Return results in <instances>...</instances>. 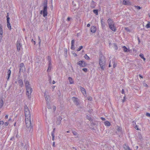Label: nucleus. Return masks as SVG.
I'll return each instance as SVG.
<instances>
[{
	"label": "nucleus",
	"mask_w": 150,
	"mask_h": 150,
	"mask_svg": "<svg viewBox=\"0 0 150 150\" xmlns=\"http://www.w3.org/2000/svg\"><path fill=\"white\" fill-rule=\"evenodd\" d=\"M11 71L10 70H8V72H7V75H8V79L7 80H8L11 75Z\"/></svg>",
	"instance_id": "30"
},
{
	"label": "nucleus",
	"mask_w": 150,
	"mask_h": 150,
	"mask_svg": "<svg viewBox=\"0 0 150 150\" xmlns=\"http://www.w3.org/2000/svg\"><path fill=\"white\" fill-rule=\"evenodd\" d=\"M26 94L28 98H29L31 97V95L32 92L33 90L31 87L26 88Z\"/></svg>",
	"instance_id": "4"
},
{
	"label": "nucleus",
	"mask_w": 150,
	"mask_h": 150,
	"mask_svg": "<svg viewBox=\"0 0 150 150\" xmlns=\"http://www.w3.org/2000/svg\"><path fill=\"white\" fill-rule=\"evenodd\" d=\"M8 116L7 115H6L5 116V117L6 119H7L8 118Z\"/></svg>",
	"instance_id": "56"
},
{
	"label": "nucleus",
	"mask_w": 150,
	"mask_h": 150,
	"mask_svg": "<svg viewBox=\"0 0 150 150\" xmlns=\"http://www.w3.org/2000/svg\"><path fill=\"white\" fill-rule=\"evenodd\" d=\"M39 45H40L41 43V40L39 37H38Z\"/></svg>",
	"instance_id": "44"
},
{
	"label": "nucleus",
	"mask_w": 150,
	"mask_h": 150,
	"mask_svg": "<svg viewBox=\"0 0 150 150\" xmlns=\"http://www.w3.org/2000/svg\"><path fill=\"white\" fill-rule=\"evenodd\" d=\"M84 57L86 59H90L89 57L86 54L85 55Z\"/></svg>",
	"instance_id": "38"
},
{
	"label": "nucleus",
	"mask_w": 150,
	"mask_h": 150,
	"mask_svg": "<svg viewBox=\"0 0 150 150\" xmlns=\"http://www.w3.org/2000/svg\"><path fill=\"white\" fill-rule=\"evenodd\" d=\"M91 7L92 8H94L95 7V3L93 1H92L91 3Z\"/></svg>",
	"instance_id": "28"
},
{
	"label": "nucleus",
	"mask_w": 150,
	"mask_h": 150,
	"mask_svg": "<svg viewBox=\"0 0 150 150\" xmlns=\"http://www.w3.org/2000/svg\"><path fill=\"white\" fill-rule=\"evenodd\" d=\"M72 99L76 105H77L79 104V102L77 98L73 97L72 98Z\"/></svg>",
	"instance_id": "7"
},
{
	"label": "nucleus",
	"mask_w": 150,
	"mask_h": 150,
	"mask_svg": "<svg viewBox=\"0 0 150 150\" xmlns=\"http://www.w3.org/2000/svg\"><path fill=\"white\" fill-rule=\"evenodd\" d=\"M25 67L24 64L23 63H21L20 64V72L21 71L22 72L23 71L25 70Z\"/></svg>",
	"instance_id": "10"
},
{
	"label": "nucleus",
	"mask_w": 150,
	"mask_h": 150,
	"mask_svg": "<svg viewBox=\"0 0 150 150\" xmlns=\"http://www.w3.org/2000/svg\"><path fill=\"white\" fill-rule=\"evenodd\" d=\"M72 149H76V148L75 147H72Z\"/></svg>",
	"instance_id": "64"
},
{
	"label": "nucleus",
	"mask_w": 150,
	"mask_h": 150,
	"mask_svg": "<svg viewBox=\"0 0 150 150\" xmlns=\"http://www.w3.org/2000/svg\"><path fill=\"white\" fill-rule=\"evenodd\" d=\"M68 79L69 81L70 84H71L74 83V81L71 77H69L68 78Z\"/></svg>",
	"instance_id": "23"
},
{
	"label": "nucleus",
	"mask_w": 150,
	"mask_h": 150,
	"mask_svg": "<svg viewBox=\"0 0 150 150\" xmlns=\"http://www.w3.org/2000/svg\"><path fill=\"white\" fill-rule=\"evenodd\" d=\"M82 70L85 72H86L87 71V68L83 69Z\"/></svg>",
	"instance_id": "45"
},
{
	"label": "nucleus",
	"mask_w": 150,
	"mask_h": 150,
	"mask_svg": "<svg viewBox=\"0 0 150 150\" xmlns=\"http://www.w3.org/2000/svg\"><path fill=\"white\" fill-rule=\"evenodd\" d=\"M77 64L78 65L82 67H84L86 66V64L84 62L82 61H79Z\"/></svg>",
	"instance_id": "12"
},
{
	"label": "nucleus",
	"mask_w": 150,
	"mask_h": 150,
	"mask_svg": "<svg viewBox=\"0 0 150 150\" xmlns=\"http://www.w3.org/2000/svg\"><path fill=\"white\" fill-rule=\"evenodd\" d=\"M108 23L109 26L114 24V23L112 20L110 18L108 20Z\"/></svg>",
	"instance_id": "24"
},
{
	"label": "nucleus",
	"mask_w": 150,
	"mask_h": 150,
	"mask_svg": "<svg viewBox=\"0 0 150 150\" xmlns=\"http://www.w3.org/2000/svg\"><path fill=\"white\" fill-rule=\"evenodd\" d=\"M145 27L147 28H150V22H148L147 24L146 25Z\"/></svg>",
	"instance_id": "32"
},
{
	"label": "nucleus",
	"mask_w": 150,
	"mask_h": 150,
	"mask_svg": "<svg viewBox=\"0 0 150 150\" xmlns=\"http://www.w3.org/2000/svg\"><path fill=\"white\" fill-rule=\"evenodd\" d=\"M96 30V28L94 26H92L91 28V31L93 33H95Z\"/></svg>",
	"instance_id": "17"
},
{
	"label": "nucleus",
	"mask_w": 150,
	"mask_h": 150,
	"mask_svg": "<svg viewBox=\"0 0 150 150\" xmlns=\"http://www.w3.org/2000/svg\"><path fill=\"white\" fill-rule=\"evenodd\" d=\"M93 12L96 15H98V10H93Z\"/></svg>",
	"instance_id": "35"
},
{
	"label": "nucleus",
	"mask_w": 150,
	"mask_h": 150,
	"mask_svg": "<svg viewBox=\"0 0 150 150\" xmlns=\"http://www.w3.org/2000/svg\"><path fill=\"white\" fill-rule=\"evenodd\" d=\"M87 99H88V100H89L91 101L92 100V98L90 96L88 97Z\"/></svg>",
	"instance_id": "41"
},
{
	"label": "nucleus",
	"mask_w": 150,
	"mask_h": 150,
	"mask_svg": "<svg viewBox=\"0 0 150 150\" xmlns=\"http://www.w3.org/2000/svg\"><path fill=\"white\" fill-rule=\"evenodd\" d=\"M32 42L33 43L34 45L35 44V41L33 40V39H32L31 40Z\"/></svg>",
	"instance_id": "50"
},
{
	"label": "nucleus",
	"mask_w": 150,
	"mask_h": 150,
	"mask_svg": "<svg viewBox=\"0 0 150 150\" xmlns=\"http://www.w3.org/2000/svg\"><path fill=\"white\" fill-rule=\"evenodd\" d=\"M140 57L142 59H143L144 61L145 62L146 60V59L144 57V55L142 54H140L139 55Z\"/></svg>",
	"instance_id": "29"
},
{
	"label": "nucleus",
	"mask_w": 150,
	"mask_h": 150,
	"mask_svg": "<svg viewBox=\"0 0 150 150\" xmlns=\"http://www.w3.org/2000/svg\"><path fill=\"white\" fill-rule=\"evenodd\" d=\"M125 29L128 33H130L131 32V30L128 27L125 28Z\"/></svg>",
	"instance_id": "31"
},
{
	"label": "nucleus",
	"mask_w": 150,
	"mask_h": 150,
	"mask_svg": "<svg viewBox=\"0 0 150 150\" xmlns=\"http://www.w3.org/2000/svg\"><path fill=\"white\" fill-rule=\"evenodd\" d=\"M90 26V25L89 23L87 24V27H89Z\"/></svg>",
	"instance_id": "57"
},
{
	"label": "nucleus",
	"mask_w": 150,
	"mask_h": 150,
	"mask_svg": "<svg viewBox=\"0 0 150 150\" xmlns=\"http://www.w3.org/2000/svg\"><path fill=\"white\" fill-rule=\"evenodd\" d=\"M43 16L44 17H45L47 15V11H43Z\"/></svg>",
	"instance_id": "34"
},
{
	"label": "nucleus",
	"mask_w": 150,
	"mask_h": 150,
	"mask_svg": "<svg viewBox=\"0 0 150 150\" xmlns=\"http://www.w3.org/2000/svg\"><path fill=\"white\" fill-rule=\"evenodd\" d=\"M110 28L113 31L115 32L116 31V28L114 24L109 26Z\"/></svg>",
	"instance_id": "22"
},
{
	"label": "nucleus",
	"mask_w": 150,
	"mask_h": 150,
	"mask_svg": "<svg viewBox=\"0 0 150 150\" xmlns=\"http://www.w3.org/2000/svg\"><path fill=\"white\" fill-rule=\"evenodd\" d=\"M147 116L150 117V114L149 113H147Z\"/></svg>",
	"instance_id": "59"
},
{
	"label": "nucleus",
	"mask_w": 150,
	"mask_h": 150,
	"mask_svg": "<svg viewBox=\"0 0 150 150\" xmlns=\"http://www.w3.org/2000/svg\"><path fill=\"white\" fill-rule=\"evenodd\" d=\"M3 33V26L1 25L0 24V42L1 41Z\"/></svg>",
	"instance_id": "6"
},
{
	"label": "nucleus",
	"mask_w": 150,
	"mask_h": 150,
	"mask_svg": "<svg viewBox=\"0 0 150 150\" xmlns=\"http://www.w3.org/2000/svg\"><path fill=\"white\" fill-rule=\"evenodd\" d=\"M135 7L138 10H139L141 8L140 6H135Z\"/></svg>",
	"instance_id": "42"
},
{
	"label": "nucleus",
	"mask_w": 150,
	"mask_h": 150,
	"mask_svg": "<svg viewBox=\"0 0 150 150\" xmlns=\"http://www.w3.org/2000/svg\"><path fill=\"white\" fill-rule=\"evenodd\" d=\"M7 25L8 28L10 30L11 29V26L9 22V18L8 17H7Z\"/></svg>",
	"instance_id": "13"
},
{
	"label": "nucleus",
	"mask_w": 150,
	"mask_h": 150,
	"mask_svg": "<svg viewBox=\"0 0 150 150\" xmlns=\"http://www.w3.org/2000/svg\"><path fill=\"white\" fill-rule=\"evenodd\" d=\"M52 146L53 147H55V142H53L52 144Z\"/></svg>",
	"instance_id": "54"
},
{
	"label": "nucleus",
	"mask_w": 150,
	"mask_h": 150,
	"mask_svg": "<svg viewBox=\"0 0 150 150\" xmlns=\"http://www.w3.org/2000/svg\"><path fill=\"white\" fill-rule=\"evenodd\" d=\"M3 101L2 99H0V108L2 107L3 105Z\"/></svg>",
	"instance_id": "27"
},
{
	"label": "nucleus",
	"mask_w": 150,
	"mask_h": 150,
	"mask_svg": "<svg viewBox=\"0 0 150 150\" xmlns=\"http://www.w3.org/2000/svg\"><path fill=\"white\" fill-rule=\"evenodd\" d=\"M16 47L17 49L19 51H20L21 49V43L20 42V40H18L16 43Z\"/></svg>",
	"instance_id": "8"
},
{
	"label": "nucleus",
	"mask_w": 150,
	"mask_h": 150,
	"mask_svg": "<svg viewBox=\"0 0 150 150\" xmlns=\"http://www.w3.org/2000/svg\"><path fill=\"white\" fill-rule=\"evenodd\" d=\"M130 4V2L128 0H123L122 2V4L124 5H129Z\"/></svg>",
	"instance_id": "18"
},
{
	"label": "nucleus",
	"mask_w": 150,
	"mask_h": 150,
	"mask_svg": "<svg viewBox=\"0 0 150 150\" xmlns=\"http://www.w3.org/2000/svg\"><path fill=\"white\" fill-rule=\"evenodd\" d=\"M102 26L103 27L105 26V23L103 21V20H101V21Z\"/></svg>",
	"instance_id": "36"
},
{
	"label": "nucleus",
	"mask_w": 150,
	"mask_h": 150,
	"mask_svg": "<svg viewBox=\"0 0 150 150\" xmlns=\"http://www.w3.org/2000/svg\"><path fill=\"white\" fill-rule=\"evenodd\" d=\"M47 0H45L44 1V3L43 4V11H47Z\"/></svg>",
	"instance_id": "9"
},
{
	"label": "nucleus",
	"mask_w": 150,
	"mask_h": 150,
	"mask_svg": "<svg viewBox=\"0 0 150 150\" xmlns=\"http://www.w3.org/2000/svg\"><path fill=\"white\" fill-rule=\"evenodd\" d=\"M137 130H139V129L138 128V127L137 125H136L134 127Z\"/></svg>",
	"instance_id": "46"
},
{
	"label": "nucleus",
	"mask_w": 150,
	"mask_h": 150,
	"mask_svg": "<svg viewBox=\"0 0 150 150\" xmlns=\"http://www.w3.org/2000/svg\"><path fill=\"white\" fill-rule=\"evenodd\" d=\"M17 82L18 83L19 86L22 87L23 86V83L22 80L20 78H18V79Z\"/></svg>",
	"instance_id": "14"
},
{
	"label": "nucleus",
	"mask_w": 150,
	"mask_h": 150,
	"mask_svg": "<svg viewBox=\"0 0 150 150\" xmlns=\"http://www.w3.org/2000/svg\"><path fill=\"white\" fill-rule=\"evenodd\" d=\"M24 110L25 118L30 117V111L26 105L24 107Z\"/></svg>",
	"instance_id": "3"
},
{
	"label": "nucleus",
	"mask_w": 150,
	"mask_h": 150,
	"mask_svg": "<svg viewBox=\"0 0 150 150\" xmlns=\"http://www.w3.org/2000/svg\"><path fill=\"white\" fill-rule=\"evenodd\" d=\"M113 48L114 49L117 50V49L118 47L117 46L115 43H114L113 44Z\"/></svg>",
	"instance_id": "33"
},
{
	"label": "nucleus",
	"mask_w": 150,
	"mask_h": 150,
	"mask_svg": "<svg viewBox=\"0 0 150 150\" xmlns=\"http://www.w3.org/2000/svg\"><path fill=\"white\" fill-rule=\"evenodd\" d=\"M123 51L125 52H130L129 48H127L125 46H123L122 47Z\"/></svg>",
	"instance_id": "19"
},
{
	"label": "nucleus",
	"mask_w": 150,
	"mask_h": 150,
	"mask_svg": "<svg viewBox=\"0 0 150 150\" xmlns=\"http://www.w3.org/2000/svg\"><path fill=\"white\" fill-rule=\"evenodd\" d=\"M138 40L139 41V43L140 42V40L139 39V38H138Z\"/></svg>",
	"instance_id": "61"
},
{
	"label": "nucleus",
	"mask_w": 150,
	"mask_h": 150,
	"mask_svg": "<svg viewBox=\"0 0 150 150\" xmlns=\"http://www.w3.org/2000/svg\"><path fill=\"white\" fill-rule=\"evenodd\" d=\"M72 132L74 135H76L77 134V133L75 132Z\"/></svg>",
	"instance_id": "49"
},
{
	"label": "nucleus",
	"mask_w": 150,
	"mask_h": 150,
	"mask_svg": "<svg viewBox=\"0 0 150 150\" xmlns=\"http://www.w3.org/2000/svg\"><path fill=\"white\" fill-rule=\"evenodd\" d=\"M42 12H43V11H40V13L42 14Z\"/></svg>",
	"instance_id": "63"
},
{
	"label": "nucleus",
	"mask_w": 150,
	"mask_h": 150,
	"mask_svg": "<svg viewBox=\"0 0 150 150\" xmlns=\"http://www.w3.org/2000/svg\"><path fill=\"white\" fill-rule=\"evenodd\" d=\"M44 97L46 102L47 108L48 109H51L52 111H54L56 110V106L54 105H51L50 103V97L48 95V93L46 90L44 92Z\"/></svg>",
	"instance_id": "1"
},
{
	"label": "nucleus",
	"mask_w": 150,
	"mask_h": 150,
	"mask_svg": "<svg viewBox=\"0 0 150 150\" xmlns=\"http://www.w3.org/2000/svg\"><path fill=\"white\" fill-rule=\"evenodd\" d=\"M25 123L26 127L29 128L31 126L30 117L25 118Z\"/></svg>",
	"instance_id": "5"
},
{
	"label": "nucleus",
	"mask_w": 150,
	"mask_h": 150,
	"mask_svg": "<svg viewBox=\"0 0 150 150\" xmlns=\"http://www.w3.org/2000/svg\"><path fill=\"white\" fill-rule=\"evenodd\" d=\"M52 83L53 84H55V82L54 81H53L52 82Z\"/></svg>",
	"instance_id": "60"
},
{
	"label": "nucleus",
	"mask_w": 150,
	"mask_h": 150,
	"mask_svg": "<svg viewBox=\"0 0 150 150\" xmlns=\"http://www.w3.org/2000/svg\"><path fill=\"white\" fill-rule=\"evenodd\" d=\"M74 42H75V41L74 40H72L71 41V49L72 50H74L75 49V47H74Z\"/></svg>",
	"instance_id": "21"
},
{
	"label": "nucleus",
	"mask_w": 150,
	"mask_h": 150,
	"mask_svg": "<svg viewBox=\"0 0 150 150\" xmlns=\"http://www.w3.org/2000/svg\"><path fill=\"white\" fill-rule=\"evenodd\" d=\"M125 97H126L125 95V96H124V97H123L124 98V99L122 100V102H124L125 101Z\"/></svg>",
	"instance_id": "47"
},
{
	"label": "nucleus",
	"mask_w": 150,
	"mask_h": 150,
	"mask_svg": "<svg viewBox=\"0 0 150 150\" xmlns=\"http://www.w3.org/2000/svg\"><path fill=\"white\" fill-rule=\"evenodd\" d=\"M80 89L84 96L86 95V90L83 88L81 86H80Z\"/></svg>",
	"instance_id": "15"
},
{
	"label": "nucleus",
	"mask_w": 150,
	"mask_h": 150,
	"mask_svg": "<svg viewBox=\"0 0 150 150\" xmlns=\"http://www.w3.org/2000/svg\"><path fill=\"white\" fill-rule=\"evenodd\" d=\"M62 118L61 117H59L57 119L56 121V123L58 125H59L61 122Z\"/></svg>",
	"instance_id": "16"
},
{
	"label": "nucleus",
	"mask_w": 150,
	"mask_h": 150,
	"mask_svg": "<svg viewBox=\"0 0 150 150\" xmlns=\"http://www.w3.org/2000/svg\"><path fill=\"white\" fill-rule=\"evenodd\" d=\"M100 119L103 120H105V118H103V117H101Z\"/></svg>",
	"instance_id": "53"
},
{
	"label": "nucleus",
	"mask_w": 150,
	"mask_h": 150,
	"mask_svg": "<svg viewBox=\"0 0 150 150\" xmlns=\"http://www.w3.org/2000/svg\"><path fill=\"white\" fill-rule=\"evenodd\" d=\"M72 54L74 57H76L77 56V54L75 52L72 53Z\"/></svg>",
	"instance_id": "48"
},
{
	"label": "nucleus",
	"mask_w": 150,
	"mask_h": 150,
	"mask_svg": "<svg viewBox=\"0 0 150 150\" xmlns=\"http://www.w3.org/2000/svg\"><path fill=\"white\" fill-rule=\"evenodd\" d=\"M25 85L26 88L31 87L30 86V84L29 83V82L28 81H26L25 82Z\"/></svg>",
	"instance_id": "20"
},
{
	"label": "nucleus",
	"mask_w": 150,
	"mask_h": 150,
	"mask_svg": "<svg viewBox=\"0 0 150 150\" xmlns=\"http://www.w3.org/2000/svg\"><path fill=\"white\" fill-rule=\"evenodd\" d=\"M54 88H55V86H53L52 87V89H54Z\"/></svg>",
	"instance_id": "62"
},
{
	"label": "nucleus",
	"mask_w": 150,
	"mask_h": 150,
	"mask_svg": "<svg viewBox=\"0 0 150 150\" xmlns=\"http://www.w3.org/2000/svg\"><path fill=\"white\" fill-rule=\"evenodd\" d=\"M70 18H69V17H68L67 18V20L68 21H70Z\"/></svg>",
	"instance_id": "58"
},
{
	"label": "nucleus",
	"mask_w": 150,
	"mask_h": 150,
	"mask_svg": "<svg viewBox=\"0 0 150 150\" xmlns=\"http://www.w3.org/2000/svg\"><path fill=\"white\" fill-rule=\"evenodd\" d=\"M121 130V128H120V127H119L117 129V130L118 131H120V130Z\"/></svg>",
	"instance_id": "55"
},
{
	"label": "nucleus",
	"mask_w": 150,
	"mask_h": 150,
	"mask_svg": "<svg viewBox=\"0 0 150 150\" xmlns=\"http://www.w3.org/2000/svg\"><path fill=\"white\" fill-rule=\"evenodd\" d=\"M105 125L107 127H109L111 125L110 123L108 121H106L104 122Z\"/></svg>",
	"instance_id": "26"
},
{
	"label": "nucleus",
	"mask_w": 150,
	"mask_h": 150,
	"mask_svg": "<svg viewBox=\"0 0 150 150\" xmlns=\"http://www.w3.org/2000/svg\"><path fill=\"white\" fill-rule=\"evenodd\" d=\"M123 147H124V148L125 149V150H132L129 148L128 146L126 144H125L124 145Z\"/></svg>",
	"instance_id": "25"
},
{
	"label": "nucleus",
	"mask_w": 150,
	"mask_h": 150,
	"mask_svg": "<svg viewBox=\"0 0 150 150\" xmlns=\"http://www.w3.org/2000/svg\"><path fill=\"white\" fill-rule=\"evenodd\" d=\"M143 85L145 87H147L148 86L145 83H143Z\"/></svg>",
	"instance_id": "51"
},
{
	"label": "nucleus",
	"mask_w": 150,
	"mask_h": 150,
	"mask_svg": "<svg viewBox=\"0 0 150 150\" xmlns=\"http://www.w3.org/2000/svg\"><path fill=\"white\" fill-rule=\"evenodd\" d=\"M8 123H9L8 122H7L4 123V126L6 127V126H8Z\"/></svg>",
	"instance_id": "40"
},
{
	"label": "nucleus",
	"mask_w": 150,
	"mask_h": 150,
	"mask_svg": "<svg viewBox=\"0 0 150 150\" xmlns=\"http://www.w3.org/2000/svg\"><path fill=\"white\" fill-rule=\"evenodd\" d=\"M48 59L49 60V65H48V67L47 70V71H49L52 68V66H51V62H50V57L48 56Z\"/></svg>",
	"instance_id": "11"
},
{
	"label": "nucleus",
	"mask_w": 150,
	"mask_h": 150,
	"mask_svg": "<svg viewBox=\"0 0 150 150\" xmlns=\"http://www.w3.org/2000/svg\"><path fill=\"white\" fill-rule=\"evenodd\" d=\"M121 93H122V94H124L125 93V91H124V90L123 89H122V91H121Z\"/></svg>",
	"instance_id": "52"
},
{
	"label": "nucleus",
	"mask_w": 150,
	"mask_h": 150,
	"mask_svg": "<svg viewBox=\"0 0 150 150\" xmlns=\"http://www.w3.org/2000/svg\"><path fill=\"white\" fill-rule=\"evenodd\" d=\"M51 135L52 136V140L54 141V137L53 133H52Z\"/></svg>",
	"instance_id": "39"
},
{
	"label": "nucleus",
	"mask_w": 150,
	"mask_h": 150,
	"mask_svg": "<svg viewBox=\"0 0 150 150\" xmlns=\"http://www.w3.org/2000/svg\"><path fill=\"white\" fill-rule=\"evenodd\" d=\"M105 60L104 57H101L100 58L99 64L100 68L103 70H104L105 68Z\"/></svg>",
	"instance_id": "2"
},
{
	"label": "nucleus",
	"mask_w": 150,
	"mask_h": 150,
	"mask_svg": "<svg viewBox=\"0 0 150 150\" xmlns=\"http://www.w3.org/2000/svg\"><path fill=\"white\" fill-rule=\"evenodd\" d=\"M83 48V46H80L77 50V51L78 52L81 50Z\"/></svg>",
	"instance_id": "37"
},
{
	"label": "nucleus",
	"mask_w": 150,
	"mask_h": 150,
	"mask_svg": "<svg viewBox=\"0 0 150 150\" xmlns=\"http://www.w3.org/2000/svg\"><path fill=\"white\" fill-rule=\"evenodd\" d=\"M4 124V122L3 121H0V125L1 126Z\"/></svg>",
	"instance_id": "43"
}]
</instances>
